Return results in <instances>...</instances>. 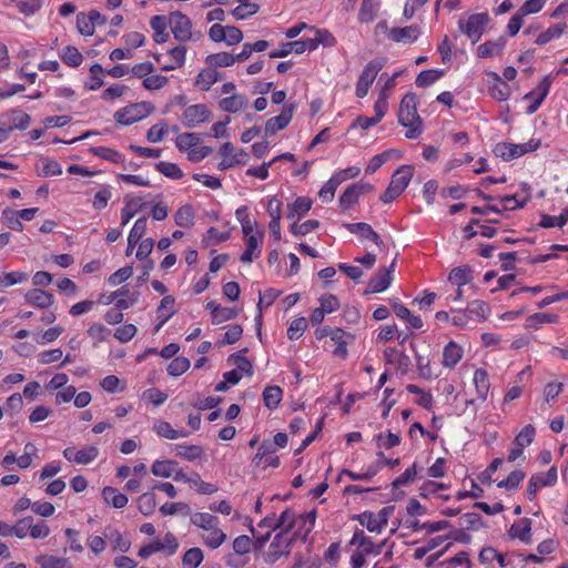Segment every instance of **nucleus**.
<instances>
[{
  "label": "nucleus",
  "instance_id": "79ce46f5",
  "mask_svg": "<svg viewBox=\"0 0 568 568\" xmlns=\"http://www.w3.org/2000/svg\"><path fill=\"white\" fill-rule=\"evenodd\" d=\"M90 152L95 156L102 158L113 163H122L124 161L123 155L120 152L110 148L93 146L90 149Z\"/></svg>",
  "mask_w": 568,
  "mask_h": 568
},
{
  "label": "nucleus",
  "instance_id": "680f3d73",
  "mask_svg": "<svg viewBox=\"0 0 568 568\" xmlns=\"http://www.w3.org/2000/svg\"><path fill=\"white\" fill-rule=\"evenodd\" d=\"M306 328H307V321L305 317L295 318L291 323V325L287 329V337L291 341L298 339L303 335V333L305 332Z\"/></svg>",
  "mask_w": 568,
  "mask_h": 568
},
{
  "label": "nucleus",
  "instance_id": "aec40b11",
  "mask_svg": "<svg viewBox=\"0 0 568 568\" xmlns=\"http://www.w3.org/2000/svg\"><path fill=\"white\" fill-rule=\"evenodd\" d=\"M8 119V126L6 129H10V133L14 130H24L30 124V115L20 110H11L6 114Z\"/></svg>",
  "mask_w": 568,
  "mask_h": 568
},
{
  "label": "nucleus",
  "instance_id": "8fccbe9b",
  "mask_svg": "<svg viewBox=\"0 0 568 568\" xmlns=\"http://www.w3.org/2000/svg\"><path fill=\"white\" fill-rule=\"evenodd\" d=\"M61 59L69 67L75 68L82 63L83 57L75 47L69 45L63 50Z\"/></svg>",
  "mask_w": 568,
  "mask_h": 568
},
{
  "label": "nucleus",
  "instance_id": "7ed1b4c3",
  "mask_svg": "<svg viewBox=\"0 0 568 568\" xmlns=\"http://www.w3.org/2000/svg\"><path fill=\"white\" fill-rule=\"evenodd\" d=\"M169 24L174 36V39L180 42H196L203 38V33L201 31H192L191 20L181 11H175L170 14Z\"/></svg>",
  "mask_w": 568,
  "mask_h": 568
},
{
  "label": "nucleus",
  "instance_id": "1a4fd4ad",
  "mask_svg": "<svg viewBox=\"0 0 568 568\" xmlns=\"http://www.w3.org/2000/svg\"><path fill=\"white\" fill-rule=\"evenodd\" d=\"M396 260H394L389 267H379L374 276L368 281L365 294L379 293L388 288L392 284Z\"/></svg>",
  "mask_w": 568,
  "mask_h": 568
},
{
  "label": "nucleus",
  "instance_id": "cd10ccee",
  "mask_svg": "<svg viewBox=\"0 0 568 568\" xmlns=\"http://www.w3.org/2000/svg\"><path fill=\"white\" fill-rule=\"evenodd\" d=\"M175 303V300L171 295H166L161 300L160 305L158 306V317L160 320L159 324L154 327V333H158L161 327L166 323V321L174 315L175 311L171 310L168 314H163V310L168 308L169 306H173Z\"/></svg>",
  "mask_w": 568,
  "mask_h": 568
},
{
  "label": "nucleus",
  "instance_id": "2eb2a0df",
  "mask_svg": "<svg viewBox=\"0 0 568 568\" xmlns=\"http://www.w3.org/2000/svg\"><path fill=\"white\" fill-rule=\"evenodd\" d=\"M419 34L420 29L417 26H408L390 29L388 38L395 42L410 43L417 40Z\"/></svg>",
  "mask_w": 568,
  "mask_h": 568
},
{
  "label": "nucleus",
  "instance_id": "6e6552de",
  "mask_svg": "<svg viewBox=\"0 0 568 568\" xmlns=\"http://www.w3.org/2000/svg\"><path fill=\"white\" fill-rule=\"evenodd\" d=\"M293 541L294 538L288 535L287 530H282L276 534L265 555V562L272 565L277 561L281 556H287Z\"/></svg>",
  "mask_w": 568,
  "mask_h": 568
},
{
  "label": "nucleus",
  "instance_id": "c03bdc74",
  "mask_svg": "<svg viewBox=\"0 0 568 568\" xmlns=\"http://www.w3.org/2000/svg\"><path fill=\"white\" fill-rule=\"evenodd\" d=\"M175 449L178 456L190 462L200 458L203 454V448L199 445H176Z\"/></svg>",
  "mask_w": 568,
  "mask_h": 568
},
{
  "label": "nucleus",
  "instance_id": "bf43d9fd",
  "mask_svg": "<svg viewBox=\"0 0 568 568\" xmlns=\"http://www.w3.org/2000/svg\"><path fill=\"white\" fill-rule=\"evenodd\" d=\"M525 476L526 475L523 470L516 469L511 471L506 479L500 480L497 486L508 490L515 489L518 487L519 483L525 478Z\"/></svg>",
  "mask_w": 568,
  "mask_h": 568
},
{
  "label": "nucleus",
  "instance_id": "412c9836",
  "mask_svg": "<svg viewBox=\"0 0 568 568\" xmlns=\"http://www.w3.org/2000/svg\"><path fill=\"white\" fill-rule=\"evenodd\" d=\"M490 75L493 78V83L489 84L490 95L498 101L507 100L510 94L509 85L497 73H491Z\"/></svg>",
  "mask_w": 568,
  "mask_h": 568
},
{
  "label": "nucleus",
  "instance_id": "4d7b16f0",
  "mask_svg": "<svg viewBox=\"0 0 568 568\" xmlns=\"http://www.w3.org/2000/svg\"><path fill=\"white\" fill-rule=\"evenodd\" d=\"M361 195L358 194V191L354 187V185H349L345 189V191L339 196V205L343 210H348L352 207L357 201Z\"/></svg>",
  "mask_w": 568,
  "mask_h": 568
},
{
  "label": "nucleus",
  "instance_id": "ddd939ff",
  "mask_svg": "<svg viewBox=\"0 0 568 568\" xmlns=\"http://www.w3.org/2000/svg\"><path fill=\"white\" fill-rule=\"evenodd\" d=\"M344 227L353 234H357L364 239L373 241L381 248L385 246L381 236L367 223H346L344 224Z\"/></svg>",
  "mask_w": 568,
  "mask_h": 568
},
{
  "label": "nucleus",
  "instance_id": "423d86ee",
  "mask_svg": "<svg viewBox=\"0 0 568 568\" xmlns=\"http://www.w3.org/2000/svg\"><path fill=\"white\" fill-rule=\"evenodd\" d=\"M538 145L539 142H534L532 140L521 144L500 142L495 145L494 153L496 156L501 158L505 161H510L528 152L535 151Z\"/></svg>",
  "mask_w": 568,
  "mask_h": 568
},
{
  "label": "nucleus",
  "instance_id": "39448f33",
  "mask_svg": "<svg viewBox=\"0 0 568 568\" xmlns=\"http://www.w3.org/2000/svg\"><path fill=\"white\" fill-rule=\"evenodd\" d=\"M384 65L385 59L383 58H376L365 65L356 84V95L358 98L366 97L369 87L372 85L378 72L383 69Z\"/></svg>",
  "mask_w": 568,
  "mask_h": 568
},
{
  "label": "nucleus",
  "instance_id": "c85d7f7f",
  "mask_svg": "<svg viewBox=\"0 0 568 568\" xmlns=\"http://www.w3.org/2000/svg\"><path fill=\"white\" fill-rule=\"evenodd\" d=\"M566 28H567V24L565 22L552 24L546 31L541 32L537 37L536 43L539 45H544V44L548 43L550 40L561 37L564 34Z\"/></svg>",
  "mask_w": 568,
  "mask_h": 568
},
{
  "label": "nucleus",
  "instance_id": "bb28decb",
  "mask_svg": "<svg viewBox=\"0 0 568 568\" xmlns=\"http://www.w3.org/2000/svg\"><path fill=\"white\" fill-rule=\"evenodd\" d=\"M178 463L175 460H155L151 466L154 476L170 478L175 471Z\"/></svg>",
  "mask_w": 568,
  "mask_h": 568
},
{
  "label": "nucleus",
  "instance_id": "a19ab883",
  "mask_svg": "<svg viewBox=\"0 0 568 568\" xmlns=\"http://www.w3.org/2000/svg\"><path fill=\"white\" fill-rule=\"evenodd\" d=\"M201 142V138L197 133H181L176 136V146L183 152L197 146Z\"/></svg>",
  "mask_w": 568,
  "mask_h": 568
},
{
  "label": "nucleus",
  "instance_id": "09e8293b",
  "mask_svg": "<svg viewBox=\"0 0 568 568\" xmlns=\"http://www.w3.org/2000/svg\"><path fill=\"white\" fill-rule=\"evenodd\" d=\"M536 429L532 425H526L514 439L515 446L523 448L529 446L535 438Z\"/></svg>",
  "mask_w": 568,
  "mask_h": 568
},
{
  "label": "nucleus",
  "instance_id": "9d476101",
  "mask_svg": "<svg viewBox=\"0 0 568 568\" xmlns=\"http://www.w3.org/2000/svg\"><path fill=\"white\" fill-rule=\"evenodd\" d=\"M557 481V469L551 467L547 473L535 474L530 477L527 487V495L530 500L536 497L538 489L552 486Z\"/></svg>",
  "mask_w": 568,
  "mask_h": 568
},
{
  "label": "nucleus",
  "instance_id": "58836bf2",
  "mask_svg": "<svg viewBox=\"0 0 568 568\" xmlns=\"http://www.w3.org/2000/svg\"><path fill=\"white\" fill-rule=\"evenodd\" d=\"M146 217L145 216H142V217H139L132 230L130 231V234H129V237H128V242H130V247H134L139 242L140 240L143 237L145 231H146Z\"/></svg>",
  "mask_w": 568,
  "mask_h": 568
},
{
  "label": "nucleus",
  "instance_id": "de8ad7c7",
  "mask_svg": "<svg viewBox=\"0 0 568 568\" xmlns=\"http://www.w3.org/2000/svg\"><path fill=\"white\" fill-rule=\"evenodd\" d=\"M459 525L466 530H478L483 527V519L477 513H467L460 517Z\"/></svg>",
  "mask_w": 568,
  "mask_h": 568
},
{
  "label": "nucleus",
  "instance_id": "49530a36",
  "mask_svg": "<svg viewBox=\"0 0 568 568\" xmlns=\"http://www.w3.org/2000/svg\"><path fill=\"white\" fill-rule=\"evenodd\" d=\"M36 562L41 568H65L68 560L51 555H40L36 558Z\"/></svg>",
  "mask_w": 568,
  "mask_h": 568
},
{
  "label": "nucleus",
  "instance_id": "20e7f679",
  "mask_svg": "<svg viewBox=\"0 0 568 568\" xmlns=\"http://www.w3.org/2000/svg\"><path fill=\"white\" fill-rule=\"evenodd\" d=\"M488 22V13H474L467 19L460 18L458 21V29L471 41L473 44H475L480 40Z\"/></svg>",
  "mask_w": 568,
  "mask_h": 568
},
{
  "label": "nucleus",
  "instance_id": "9b49d317",
  "mask_svg": "<svg viewBox=\"0 0 568 568\" xmlns=\"http://www.w3.org/2000/svg\"><path fill=\"white\" fill-rule=\"evenodd\" d=\"M211 111L205 104H193L187 106L183 112V121L186 128H195L196 125L209 121Z\"/></svg>",
  "mask_w": 568,
  "mask_h": 568
},
{
  "label": "nucleus",
  "instance_id": "72a5a7b5",
  "mask_svg": "<svg viewBox=\"0 0 568 568\" xmlns=\"http://www.w3.org/2000/svg\"><path fill=\"white\" fill-rule=\"evenodd\" d=\"M246 103V98L241 94H233L232 97L224 98L220 101V106L223 111L235 113L241 110Z\"/></svg>",
  "mask_w": 568,
  "mask_h": 568
},
{
  "label": "nucleus",
  "instance_id": "864d4df0",
  "mask_svg": "<svg viewBox=\"0 0 568 568\" xmlns=\"http://www.w3.org/2000/svg\"><path fill=\"white\" fill-rule=\"evenodd\" d=\"M155 168L160 173L173 180H180L183 176L182 170L175 163L159 162Z\"/></svg>",
  "mask_w": 568,
  "mask_h": 568
},
{
  "label": "nucleus",
  "instance_id": "a211bd4d",
  "mask_svg": "<svg viewBox=\"0 0 568 568\" xmlns=\"http://www.w3.org/2000/svg\"><path fill=\"white\" fill-rule=\"evenodd\" d=\"M222 79V73L213 67L202 70L195 78V85L203 91L210 90L212 84Z\"/></svg>",
  "mask_w": 568,
  "mask_h": 568
},
{
  "label": "nucleus",
  "instance_id": "f3484780",
  "mask_svg": "<svg viewBox=\"0 0 568 568\" xmlns=\"http://www.w3.org/2000/svg\"><path fill=\"white\" fill-rule=\"evenodd\" d=\"M351 545H358L363 548V552L366 555L374 554L379 555L382 552L383 546L385 542H382L379 545H374L373 541L365 536L363 530L357 529L353 538L351 539Z\"/></svg>",
  "mask_w": 568,
  "mask_h": 568
},
{
  "label": "nucleus",
  "instance_id": "a18cd8bd",
  "mask_svg": "<svg viewBox=\"0 0 568 568\" xmlns=\"http://www.w3.org/2000/svg\"><path fill=\"white\" fill-rule=\"evenodd\" d=\"M203 551L200 548L194 547L185 551L182 562L184 568H197L203 561Z\"/></svg>",
  "mask_w": 568,
  "mask_h": 568
},
{
  "label": "nucleus",
  "instance_id": "052dcab7",
  "mask_svg": "<svg viewBox=\"0 0 568 568\" xmlns=\"http://www.w3.org/2000/svg\"><path fill=\"white\" fill-rule=\"evenodd\" d=\"M32 523L33 518L31 516L18 520L16 525L10 526L11 535L17 536L18 538H24L28 532L31 531Z\"/></svg>",
  "mask_w": 568,
  "mask_h": 568
},
{
  "label": "nucleus",
  "instance_id": "0e129e2a",
  "mask_svg": "<svg viewBox=\"0 0 568 568\" xmlns=\"http://www.w3.org/2000/svg\"><path fill=\"white\" fill-rule=\"evenodd\" d=\"M488 311V305L481 301H473L471 303L468 304L466 308L469 318L475 316L478 320H485Z\"/></svg>",
  "mask_w": 568,
  "mask_h": 568
},
{
  "label": "nucleus",
  "instance_id": "393cba45",
  "mask_svg": "<svg viewBox=\"0 0 568 568\" xmlns=\"http://www.w3.org/2000/svg\"><path fill=\"white\" fill-rule=\"evenodd\" d=\"M169 19L164 16H154L151 18L150 26L154 30V41L163 43L168 40L169 34L165 32Z\"/></svg>",
  "mask_w": 568,
  "mask_h": 568
},
{
  "label": "nucleus",
  "instance_id": "4468645a",
  "mask_svg": "<svg viewBox=\"0 0 568 568\" xmlns=\"http://www.w3.org/2000/svg\"><path fill=\"white\" fill-rule=\"evenodd\" d=\"M24 298L29 304L39 308H48L54 303L53 295L40 288L29 290L24 294Z\"/></svg>",
  "mask_w": 568,
  "mask_h": 568
},
{
  "label": "nucleus",
  "instance_id": "338daca9",
  "mask_svg": "<svg viewBox=\"0 0 568 568\" xmlns=\"http://www.w3.org/2000/svg\"><path fill=\"white\" fill-rule=\"evenodd\" d=\"M274 453L275 448L273 447V444L264 440L252 459L253 465L255 467H260L261 464L265 462L267 456L273 455Z\"/></svg>",
  "mask_w": 568,
  "mask_h": 568
},
{
  "label": "nucleus",
  "instance_id": "ea45409f",
  "mask_svg": "<svg viewBox=\"0 0 568 568\" xmlns=\"http://www.w3.org/2000/svg\"><path fill=\"white\" fill-rule=\"evenodd\" d=\"M206 531L207 534L203 535V541L212 549L219 548L226 540V535L217 526Z\"/></svg>",
  "mask_w": 568,
  "mask_h": 568
},
{
  "label": "nucleus",
  "instance_id": "0eeeda50",
  "mask_svg": "<svg viewBox=\"0 0 568 568\" xmlns=\"http://www.w3.org/2000/svg\"><path fill=\"white\" fill-rule=\"evenodd\" d=\"M152 112V108L146 102L134 103L129 106L118 110L114 114V119L118 123L123 125L133 124Z\"/></svg>",
  "mask_w": 568,
  "mask_h": 568
},
{
  "label": "nucleus",
  "instance_id": "f257e3e1",
  "mask_svg": "<svg viewBox=\"0 0 568 568\" xmlns=\"http://www.w3.org/2000/svg\"><path fill=\"white\" fill-rule=\"evenodd\" d=\"M398 122L407 128L405 136L407 139H417L422 132V119L417 113V95L409 92L400 101L398 111Z\"/></svg>",
  "mask_w": 568,
  "mask_h": 568
},
{
  "label": "nucleus",
  "instance_id": "dca6fc26",
  "mask_svg": "<svg viewBox=\"0 0 568 568\" xmlns=\"http://www.w3.org/2000/svg\"><path fill=\"white\" fill-rule=\"evenodd\" d=\"M531 520L529 518H523L514 523L509 528V537L519 539L525 544L531 542Z\"/></svg>",
  "mask_w": 568,
  "mask_h": 568
},
{
  "label": "nucleus",
  "instance_id": "f03ea898",
  "mask_svg": "<svg viewBox=\"0 0 568 568\" xmlns=\"http://www.w3.org/2000/svg\"><path fill=\"white\" fill-rule=\"evenodd\" d=\"M413 166L403 165L398 168L392 175L390 182L384 193L381 195L383 203H392L408 186L413 178Z\"/></svg>",
  "mask_w": 568,
  "mask_h": 568
},
{
  "label": "nucleus",
  "instance_id": "473e14b6",
  "mask_svg": "<svg viewBox=\"0 0 568 568\" xmlns=\"http://www.w3.org/2000/svg\"><path fill=\"white\" fill-rule=\"evenodd\" d=\"M244 352H247V348H244L239 353L230 355L227 362H233V364L236 366L237 372H243L245 375L251 377L254 373L253 365L245 356H242V353Z\"/></svg>",
  "mask_w": 568,
  "mask_h": 568
},
{
  "label": "nucleus",
  "instance_id": "5fc2aeb1",
  "mask_svg": "<svg viewBox=\"0 0 568 568\" xmlns=\"http://www.w3.org/2000/svg\"><path fill=\"white\" fill-rule=\"evenodd\" d=\"M353 520H357L362 526H365L371 532H381L379 525L375 519V515L371 511H364L353 516Z\"/></svg>",
  "mask_w": 568,
  "mask_h": 568
},
{
  "label": "nucleus",
  "instance_id": "b1692460",
  "mask_svg": "<svg viewBox=\"0 0 568 568\" xmlns=\"http://www.w3.org/2000/svg\"><path fill=\"white\" fill-rule=\"evenodd\" d=\"M448 280L457 285L463 286L473 280V270L469 265L458 266L450 271Z\"/></svg>",
  "mask_w": 568,
  "mask_h": 568
},
{
  "label": "nucleus",
  "instance_id": "13d9d810",
  "mask_svg": "<svg viewBox=\"0 0 568 568\" xmlns=\"http://www.w3.org/2000/svg\"><path fill=\"white\" fill-rule=\"evenodd\" d=\"M161 514L164 516H173L175 514H183L189 515L191 513V509L187 504L185 503H165L160 507Z\"/></svg>",
  "mask_w": 568,
  "mask_h": 568
},
{
  "label": "nucleus",
  "instance_id": "e433bc0d",
  "mask_svg": "<svg viewBox=\"0 0 568 568\" xmlns=\"http://www.w3.org/2000/svg\"><path fill=\"white\" fill-rule=\"evenodd\" d=\"M194 211L189 204L181 206L174 214L175 223L181 227H191L193 225Z\"/></svg>",
  "mask_w": 568,
  "mask_h": 568
},
{
  "label": "nucleus",
  "instance_id": "69168bd1",
  "mask_svg": "<svg viewBox=\"0 0 568 568\" xmlns=\"http://www.w3.org/2000/svg\"><path fill=\"white\" fill-rule=\"evenodd\" d=\"M154 432L164 438L176 439L179 438V430L173 429L170 423L165 420H158L153 426Z\"/></svg>",
  "mask_w": 568,
  "mask_h": 568
},
{
  "label": "nucleus",
  "instance_id": "c756f323",
  "mask_svg": "<svg viewBox=\"0 0 568 568\" xmlns=\"http://www.w3.org/2000/svg\"><path fill=\"white\" fill-rule=\"evenodd\" d=\"M283 390L280 386H267L263 392V400L268 409H275L282 400Z\"/></svg>",
  "mask_w": 568,
  "mask_h": 568
},
{
  "label": "nucleus",
  "instance_id": "4be33fe9",
  "mask_svg": "<svg viewBox=\"0 0 568 568\" xmlns=\"http://www.w3.org/2000/svg\"><path fill=\"white\" fill-rule=\"evenodd\" d=\"M102 497L108 505H111L116 509L123 508L128 504V497L116 488L110 486L103 488Z\"/></svg>",
  "mask_w": 568,
  "mask_h": 568
},
{
  "label": "nucleus",
  "instance_id": "774afa93",
  "mask_svg": "<svg viewBox=\"0 0 568 568\" xmlns=\"http://www.w3.org/2000/svg\"><path fill=\"white\" fill-rule=\"evenodd\" d=\"M376 4L373 0H363L358 13V20L363 23H368L375 18Z\"/></svg>",
  "mask_w": 568,
  "mask_h": 568
},
{
  "label": "nucleus",
  "instance_id": "c9c22d12",
  "mask_svg": "<svg viewBox=\"0 0 568 568\" xmlns=\"http://www.w3.org/2000/svg\"><path fill=\"white\" fill-rule=\"evenodd\" d=\"M235 57L227 52H220L214 54H209L205 58V63L209 67L217 68V67H230L234 64Z\"/></svg>",
  "mask_w": 568,
  "mask_h": 568
},
{
  "label": "nucleus",
  "instance_id": "37998d69",
  "mask_svg": "<svg viewBox=\"0 0 568 568\" xmlns=\"http://www.w3.org/2000/svg\"><path fill=\"white\" fill-rule=\"evenodd\" d=\"M99 454V449L93 445H88L77 452L74 455V463L80 465H88L92 463Z\"/></svg>",
  "mask_w": 568,
  "mask_h": 568
},
{
  "label": "nucleus",
  "instance_id": "4c0bfd02",
  "mask_svg": "<svg viewBox=\"0 0 568 568\" xmlns=\"http://www.w3.org/2000/svg\"><path fill=\"white\" fill-rule=\"evenodd\" d=\"M444 75V71L442 70H424L416 78V85L419 88H427L430 84L435 83L438 79Z\"/></svg>",
  "mask_w": 568,
  "mask_h": 568
},
{
  "label": "nucleus",
  "instance_id": "f704fd0d",
  "mask_svg": "<svg viewBox=\"0 0 568 568\" xmlns=\"http://www.w3.org/2000/svg\"><path fill=\"white\" fill-rule=\"evenodd\" d=\"M217 517L207 513H195L191 517V524L204 530H210L211 528H214V526H217Z\"/></svg>",
  "mask_w": 568,
  "mask_h": 568
},
{
  "label": "nucleus",
  "instance_id": "e2e57ef3",
  "mask_svg": "<svg viewBox=\"0 0 568 568\" xmlns=\"http://www.w3.org/2000/svg\"><path fill=\"white\" fill-rule=\"evenodd\" d=\"M77 29L80 34L91 37L94 33L95 27L93 26L89 14L81 12L77 16Z\"/></svg>",
  "mask_w": 568,
  "mask_h": 568
},
{
  "label": "nucleus",
  "instance_id": "6e6d98bb",
  "mask_svg": "<svg viewBox=\"0 0 568 568\" xmlns=\"http://www.w3.org/2000/svg\"><path fill=\"white\" fill-rule=\"evenodd\" d=\"M2 220H3L4 224L11 230H16V231L23 230V225L20 221L18 211H14L10 207L4 209L2 211Z\"/></svg>",
  "mask_w": 568,
  "mask_h": 568
},
{
  "label": "nucleus",
  "instance_id": "3c124183",
  "mask_svg": "<svg viewBox=\"0 0 568 568\" xmlns=\"http://www.w3.org/2000/svg\"><path fill=\"white\" fill-rule=\"evenodd\" d=\"M190 361L186 357H175L169 365H168V374L173 377H178L185 373L190 368Z\"/></svg>",
  "mask_w": 568,
  "mask_h": 568
},
{
  "label": "nucleus",
  "instance_id": "f8f14e48",
  "mask_svg": "<svg viewBox=\"0 0 568 568\" xmlns=\"http://www.w3.org/2000/svg\"><path fill=\"white\" fill-rule=\"evenodd\" d=\"M295 109L296 105L294 103H291L283 108L280 115L268 119L265 124V133L268 135H273L277 131L285 129L290 124Z\"/></svg>",
  "mask_w": 568,
  "mask_h": 568
},
{
  "label": "nucleus",
  "instance_id": "5701e85b",
  "mask_svg": "<svg viewBox=\"0 0 568 568\" xmlns=\"http://www.w3.org/2000/svg\"><path fill=\"white\" fill-rule=\"evenodd\" d=\"M463 349L455 342H449L443 352V365L453 368L460 361Z\"/></svg>",
  "mask_w": 568,
  "mask_h": 568
},
{
  "label": "nucleus",
  "instance_id": "603ef678",
  "mask_svg": "<svg viewBox=\"0 0 568 568\" xmlns=\"http://www.w3.org/2000/svg\"><path fill=\"white\" fill-rule=\"evenodd\" d=\"M156 506L155 496L152 493H144L139 497L138 508L144 516L153 514Z\"/></svg>",
  "mask_w": 568,
  "mask_h": 568
},
{
  "label": "nucleus",
  "instance_id": "7c9ffc66",
  "mask_svg": "<svg viewBox=\"0 0 568 568\" xmlns=\"http://www.w3.org/2000/svg\"><path fill=\"white\" fill-rule=\"evenodd\" d=\"M474 383L478 397L483 400L486 399L489 390V379L485 369H476L474 374Z\"/></svg>",
  "mask_w": 568,
  "mask_h": 568
},
{
  "label": "nucleus",
  "instance_id": "6ab92c4d",
  "mask_svg": "<svg viewBox=\"0 0 568 568\" xmlns=\"http://www.w3.org/2000/svg\"><path fill=\"white\" fill-rule=\"evenodd\" d=\"M506 39L504 37L498 38L494 41H486L480 44L477 49L479 58H491L500 55L505 48Z\"/></svg>",
  "mask_w": 568,
  "mask_h": 568
},
{
  "label": "nucleus",
  "instance_id": "2f4dec72",
  "mask_svg": "<svg viewBox=\"0 0 568 568\" xmlns=\"http://www.w3.org/2000/svg\"><path fill=\"white\" fill-rule=\"evenodd\" d=\"M237 1L240 2V4L233 9L232 14L239 20H243L255 14L260 9V6L256 3H252L251 0Z\"/></svg>",
  "mask_w": 568,
  "mask_h": 568
},
{
  "label": "nucleus",
  "instance_id": "a878e982",
  "mask_svg": "<svg viewBox=\"0 0 568 568\" xmlns=\"http://www.w3.org/2000/svg\"><path fill=\"white\" fill-rule=\"evenodd\" d=\"M125 205L121 211V224L126 225L129 221L145 206V203H141L140 199L125 197Z\"/></svg>",
  "mask_w": 568,
  "mask_h": 568
}]
</instances>
